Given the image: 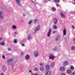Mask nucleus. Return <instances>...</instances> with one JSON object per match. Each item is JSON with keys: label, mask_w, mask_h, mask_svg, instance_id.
<instances>
[{"label": "nucleus", "mask_w": 75, "mask_h": 75, "mask_svg": "<svg viewBox=\"0 0 75 75\" xmlns=\"http://www.w3.org/2000/svg\"><path fill=\"white\" fill-rule=\"evenodd\" d=\"M34 55L35 57H37L38 56V55H39V53H38V52L37 51H35L34 53Z\"/></svg>", "instance_id": "1"}, {"label": "nucleus", "mask_w": 75, "mask_h": 75, "mask_svg": "<svg viewBox=\"0 0 75 75\" xmlns=\"http://www.w3.org/2000/svg\"><path fill=\"white\" fill-rule=\"evenodd\" d=\"M63 65L64 67H65V66L68 65V62L67 61L64 62H63Z\"/></svg>", "instance_id": "2"}, {"label": "nucleus", "mask_w": 75, "mask_h": 75, "mask_svg": "<svg viewBox=\"0 0 75 75\" xmlns=\"http://www.w3.org/2000/svg\"><path fill=\"white\" fill-rule=\"evenodd\" d=\"M51 28H50L49 32L48 33L47 36V37H50V35H51Z\"/></svg>", "instance_id": "3"}, {"label": "nucleus", "mask_w": 75, "mask_h": 75, "mask_svg": "<svg viewBox=\"0 0 75 75\" xmlns=\"http://www.w3.org/2000/svg\"><path fill=\"white\" fill-rule=\"evenodd\" d=\"M49 58L50 59H52V60H53L54 59V56L52 55H50L49 56Z\"/></svg>", "instance_id": "4"}, {"label": "nucleus", "mask_w": 75, "mask_h": 75, "mask_svg": "<svg viewBox=\"0 0 75 75\" xmlns=\"http://www.w3.org/2000/svg\"><path fill=\"white\" fill-rule=\"evenodd\" d=\"M40 25H38L37 26L35 29V31H37L40 30Z\"/></svg>", "instance_id": "5"}, {"label": "nucleus", "mask_w": 75, "mask_h": 75, "mask_svg": "<svg viewBox=\"0 0 75 75\" xmlns=\"http://www.w3.org/2000/svg\"><path fill=\"white\" fill-rule=\"evenodd\" d=\"M45 69L46 70H49L50 69V66L48 64H47L45 66Z\"/></svg>", "instance_id": "6"}, {"label": "nucleus", "mask_w": 75, "mask_h": 75, "mask_svg": "<svg viewBox=\"0 0 75 75\" xmlns=\"http://www.w3.org/2000/svg\"><path fill=\"white\" fill-rule=\"evenodd\" d=\"M67 73L69 75H70V74H71L72 73V71L69 69H68L67 71Z\"/></svg>", "instance_id": "7"}, {"label": "nucleus", "mask_w": 75, "mask_h": 75, "mask_svg": "<svg viewBox=\"0 0 75 75\" xmlns=\"http://www.w3.org/2000/svg\"><path fill=\"white\" fill-rule=\"evenodd\" d=\"M59 70L60 71L63 72L65 71V68L64 67H61L60 68Z\"/></svg>", "instance_id": "8"}, {"label": "nucleus", "mask_w": 75, "mask_h": 75, "mask_svg": "<svg viewBox=\"0 0 75 75\" xmlns=\"http://www.w3.org/2000/svg\"><path fill=\"white\" fill-rule=\"evenodd\" d=\"M52 73L51 71H50L45 73V75H51Z\"/></svg>", "instance_id": "9"}, {"label": "nucleus", "mask_w": 75, "mask_h": 75, "mask_svg": "<svg viewBox=\"0 0 75 75\" xmlns=\"http://www.w3.org/2000/svg\"><path fill=\"white\" fill-rule=\"evenodd\" d=\"M25 58L28 60V59H30V55H28V54H27L25 57Z\"/></svg>", "instance_id": "10"}, {"label": "nucleus", "mask_w": 75, "mask_h": 75, "mask_svg": "<svg viewBox=\"0 0 75 75\" xmlns=\"http://www.w3.org/2000/svg\"><path fill=\"white\" fill-rule=\"evenodd\" d=\"M57 21H58V20H57V19L56 18H54V24H56L57 23Z\"/></svg>", "instance_id": "11"}, {"label": "nucleus", "mask_w": 75, "mask_h": 75, "mask_svg": "<svg viewBox=\"0 0 75 75\" xmlns=\"http://www.w3.org/2000/svg\"><path fill=\"white\" fill-rule=\"evenodd\" d=\"M13 61V59H8L7 61V62H12Z\"/></svg>", "instance_id": "12"}, {"label": "nucleus", "mask_w": 75, "mask_h": 75, "mask_svg": "<svg viewBox=\"0 0 75 75\" xmlns=\"http://www.w3.org/2000/svg\"><path fill=\"white\" fill-rule=\"evenodd\" d=\"M55 64L54 62L52 63L50 65L51 67H52V68H53L54 67Z\"/></svg>", "instance_id": "13"}, {"label": "nucleus", "mask_w": 75, "mask_h": 75, "mask_svg": "<svg viewBox=\"0 0 75 75\" xmlns=\"http://www.w3.org/2000/svg\"><path fill=\"white\" fill-rule=\"evenodd\" d=\"M44 67H40V70L41 71V72H43L44 71Z\"/></svg>", "instance_id": "14"}, {"label": "nucleus", "mask_w": 75, "mask_h": 75, "mask_svg": "<svg viewBox=\"0 0 75 75\" xmlns=\"http://www.w3.org/2000/svg\"><path fill=\"white\" fill-rule=\"evenodd\" d=\"M63 33L64 35H65L67 34V31H66V30H65V29H64Z\"/></svg>", "instance_id": "15"}, {"label": "nucleus", "mask_w": 75, "mask_h": 75, "mask_svg": "<svg viewBox=\"0 0 75 75\" xmlns=\"http://www.w3.org/2000/svg\"><path fill=\"white\" fill-rule=\"evenodd\" d=\"M2 14V13L1 12V11H0V18L2 19H4V16H0V15H1Z\"/></svg>", "instance_id": "16"}, {"label": "nucleus", "mask_w": 75, "mask_h": 75, "mask_svg": "<svg viewBox=\"0 0 75 75\" xmlns=\"http://www.w3.org/2000/svg\"><path fill=\"white\" fill-rule=\"evenodd\" d=\"M31 37L30 36V35H28L27 40H31Z\"/></svg>", "instance_id": "17"}, {"label": "nucleus", "mask_w": 75, "mask_h": 75, "mask_svg": "<svg viewBox=\"0 0 75 75\" xmlns=\"http://www.w3.org/2000/svg\"><path fill=\"white\" fill-rule=\"evenodd\" d=\"M60 15L61 17L62 18H64L65 17V15H64V14L62 13H60Z\"/></svg>", "instance_id": "18"}, {"label": "nucleus", "mask_w": 75, "mask_h": 75, "mask_svg": "<svg viewBox=\"0 0 75 75\" xmlns=\"http://www.w3.org/2000/svg\"><path fill=\"white\" fill-rule=\"evenodd\" d=\"M59 36H56V38H55V40L56 41H57V40H59Z\"/></svg>", "instance_id": "19"}, {"label": "nucleus", "mask_w": 75, "mask_h": 75, "mask_svg": "<svg viewBox=\"0 0 75 75\" xmlns=\"http://www.w3.org/2000/svg\"><path fill=\"white\" fill-rule=\"evenodd\" d=\"M39 65L40 67H42V66L43 67V66H44V64H43V63H42V62L40 63Z\"/></svg>", "instance_id": "20"}, {"label": "nucleus", "mask_w": 75, "mask_h": 75, "mask_svg": "<svg viewBox=\"0 0 75 75\" xmlns=\"http://www.w3.org/2000/svg\"><path fill=\"white\" fill-rule=\"evenodd\" d=\"M12 28H13V29H14V30H15L17 28V27L16 26L13 25L12 26Z\"/></svg>", "instance_id": "21"}, {"label": "nucleus", "mask_w": 75, "mask_h": 75, "mask_svg": "<svg viewBox=\"0 0 75 75\" xmlns=\"http://www.w3.org/2000/svg\"><path fill=\"white\" fill-rule=\"evenodd\" d=\"M57 47L55 46V47L54 48L52 49V50L53 51H56L57 50Z\"/></svg>", "instance_id": "22"}, {"label": "nucleus", "mask_w": 75, "mask_h": 75, "mask_svg": "<svg viewBox=\"0 0 75 75\" xmlns=\"http://www.w3.org/2000/svg\"><path fill=\"white\" fill-rule=\"evenodd\" d=\"M52 11H55L56 10V9L54 7H53L52 8Z\"/></svg>", "instance_id": "23"}, {"label": "nucleus", "mask_w": 75, "mask_h": 75, "mask_svg": "<svg viewBox=\"0 0 75 75\" xmlns=\"http://www.w3.org/2000/svg\"><path fill=\"white\" fill-rule=\"evenodd\" d=\"M0 45H5V43L4 42H2L1 43V44H0Z\"/></svg>", "instance_id": "24"}, {"label": "nucleus", "mask_w": 75, "mask_h": 75, "mask_svg": "<svg viewBox=\"0 0 75 75\" xmlns=\"http://www.w3.org/2000/svg\"><path fill=\"white\" fill-rule=\"evenodd\" d=\"M54 1L55 3H59V1H60L59 0H54Z\"/></svg>", "instance_id": "25"}, {"label": "nucleus", "mask_w": 75, "mask_h": 75, "mask_svg": "<svg viewBox=\"0 0 75 75\" xmlns=\"http://www.w3.org/2000/svg\"><path fill=\"white\" fill-rule=\"evenodd\" d=\"M16 2L17 4H19L20 2V0H16Z\"/></svg>", "instance_id": "26"}, {"label": "nucleus", "mask_w": 75, "mask_h": 75, "mask_svg": "<svg viewBox=\"0 0 75 75\" xmlns=\"http://www.w3.org/2000/svg\"><path fill=\"white\" fill-rule=\"evenodd\" d=\"M70 69L71 70H74V67L73 66L71 67Z\"/></svg>", "instance_id": "27"}, {"label": "nucleus", "mask_w": 75, "mask_h": 75, "mask_svg": "<svg viewBox=\"0 0 75 75\" xmlns=\"http://www.w3.org/2000/svg\"><path fill=\"white\" fill-rule=\"evenodd\" d=\"M33 22V21L30 20V21L29 22V23H28L29 25H30V24H31V23Z\"/></svg>", "instance_id": "28"}, {"label": "nucleus", "mask_w": 75, "mask_h": 75, "mask_svg": "<svg viewBox=\"0 0 75 75\" xmlns=\"http://www.w3.org/2000/svg\"><path fill=\"white\" fill-rule=\"evenodd\" d=\"M71 50H75V46H72L71 47Z\"/></svg>", "instance_id": "29"}, {"label": "nucleus", "mask_w": 75, "mask_h": 75, "mask_svg": "<svg viewBox=\"0 0 75 75\" xmlns=\"http://www.w3.org/2000/svg\"><path fill=\"white\" fill-rule=\"evenodd\" d=\"M14 43H17V39H14Z\"/></svg>", "instance_id": "30"}, {"label": "nucleus", "mask_w": 75, "mask_h": 75, "mask_svg": "<svg viewBox=\"0 0 75 75\" xmlns=\"http://www.w3.org/2000/svg\"><path fill=\"white\" fill-rule=\"evenodd\" d=\"M57 26L54 25L53 27V28L54 29H57Z\"/></svg>", "instance_id": "31"}, {"label": "nucleus", "mask_w": 75, "mask_h": 75, "mask_svg": "<svg viewBox=\"0 0 75 75\" xmlns=\"http://www.w3.org/2000/svg\"><path fill=\"white\" fill-rule=\"evenodd\" d=\"M8 50L9 51H11V49L10 47H8Z\"/></svg>", "instance_id": "32"}, {"label": "nucleus", "mask_w": 75, "mask_h": 75, "mask_svg": "<svg viewBox=\"0 0 75 75\" xmlns=\"http://www.w3.org/2000/svg\"><path fill=\"white\" fill-rule=\"evenodd\" d=\"M34 69L35 71H38V68H35Z\"/></svg>", "instance_id": "33"}, {"label": "nucleus", "mask_w": 75, "mask_h": 75, "mask_svg": "<svg viewBox=\"0 0 75 75\" xmlns=\"http://www.w3.org/2000/svg\"><path fill=\"white\" fill-rule=\"evenodd\" d=\"M21 55H24V54L23 52H21Z\"/></svg>", "instance_id": "34"}, {"label": "nucleus", "mask_w": 75, "mask_h": 75, "mask_svg": "<svg viewBox=\"0 0 75 75\" xmlns=\"http://www.w3.org/2000/svg\"><path fill=\"white\" fill-rule=\"evenodd\" d=\"M37 19H36L34 20V23H37Z\"/></svg>", "instance_id": "35"}, {"label": "nucleus", "mask_w": 75, "mask_h": 75, "mask_svg": "<svg viewBox=\"0 0 75 75\" xmlns=\"http://www.w3.org/2000/svg\"><path fill=\"white\" fill-rule=\"evenodd\" d=\"M31 1L32 2V3H33V4H34V5H35V4H36L34 2H33V1L32 0H31Z\"/></svg>", "instance_id": "36"}, {"label": "nucleus", "mask_w": 75, "mask_h": 75, "mask_svg": "<svg viewBox=\"0 0 75 75\" xmlns=\"http://www.w3.org/2000/svg\"><path fill=\"white\" fill-rule=\"evenodd\" d=\"M56 5L57 7H59V4H56Z\"/></svg>", "instance_id": "37"}, {"label": "nucleus", "mask_w": 75, "mask_h": 75, "mask_svg": "<svg viewBox=\"0 0 75 75\" xmlns=\"http://www.w3.org/2000/svg\"><path fill=\"white\" fill-rule=\"evenodd\" d=\"M71 75H75V72H73Z\"/></svg>", "instance_id": "38"}, {"label": "nucleus", "mask_w": 75, "mask_h": 75, "mask_svg": "<svg viewBox=\"0 0 75 75\" xmlns=\"http://www.w3.org/2000/svg\"><path fill=\"white\" fill-rule=\"evenodd\" d=\"M21 45L22 47H25V45L24 44H21Z\"/></svg>", "instance_id": "39"}, {"label": "nucleus", "mask_w": 75, "mask_h": 75, "mask_svg": "<svg viewBox=\"0 0 75 75\" xmlns=\"http://www.w3.org/2000/svg\"><path fill=\"white\" fill-rule=\"evenodd\" d=\"M2 58L3 59H5V56H4V55H3L2 57Z\"/></svg>", "instance_id": "40"}, {"label": "nucleus", "mask_w": 75, "mask_h": 75, "mask_svg": "<svg viewBox=\"0 0 75 75\" xmlns=\"http://www.w3.org/2000/svg\"><path fill=\"white\" fill-rule=\"evenodd\" d=\"M18 4V6L19 7H21V4H20L19 3V4Z\"/></svg>", "instance_id": "41"}, {"label": "nucleus", "mask_w": 75, "mask_h": 75, "mask_svg": "<svg viewBox=\"0 0 75 75\" xmlns=\"http://www.w3.org/2000/svg\"><path fill=\"white\" fill-rule=\"evenodd\" d=\"M14 33L15 34H17L18 33L17 32H15Z\"/></svg>", "instance_id": "42"}, {"label": "nucleus", "mask_w": 75, "mask_h": 75, "mask_svg": "<svg viewBox=\"0 0 75 75\" xmlns=\"http://www.w3.org/2000/svg\"><path fill=\"white\" fill-rule=\"evenodd\" d=\"M3 40V38H1V37H0V40L1 41Z\"/></svg>", "instance_id": "43"}, {"label": "nucleus", "mask_w": 75, "mask_h": 75, "mask_svg": "<svg viewBox=\"0 0 75 75\" xmlns=\"http://www.w3.org/2000/svg\"><path fill=\"white\" fill-rule=\"evenodd\" d=\"M72 28L73 29H75V27H74V26H72Z\"/></svg>", "instance_id": "44"}, {"label": "nucleus", "mask_w": 75, "mask_h": 75, "mask_svg": "<svg viewBox=\"0 0 75 75\" xmlns=\"http://www.w3.org/2000/svg\"><path fill=\"white\" fill-rule=\"evenodd\" d=\"M61 75H65V74L64 73H62V74Z\"/></svg>", "instance_id": "45"}, {"label": "nucleus", "mask_w": 75, "mask_h": 75, "mask_svg": "<svg viewBox=\"0 0 75 75\" xmlns=\"http://www.w3.org/2000/svg\"><path fill=\"white\" fill-rule=\"evenodd\" d=\"M53 34H55V31H53Z\"/></svg>", "instance_id": "46"}, {"label": "nucleus", "mask_w": 75, "mask_h": 75, "mask_svg": "<svg viewBox=\"0 0 75 75\" xmlns=\"http://www.w3.org/2000/svg\"><path fill=\"white\" fill-rule=\"evenodd\" d=\"M1 75H4V73H1Z\"/></svg>", "instance_id": "47"}, {"label": "nucleus", "mask_w": 75, "mask_h": 75, "mask_svg": "<svg viewBox=\"0 0 75 75\" xmlns=\"http://www.w3.org/2000/svg\"><path fill=\"white\" fill-rule=\"evenodd\" d=\"M72 4H75V2H73Z\"/></svg>", "instance_id": "48"}, {"label": "nucleus", "mask_w": 75, "mask_h": 75, "mask_svg": "<svg viewBox=\"0 0 75 75\" xmlns=\"http://www.w3.org/2000/svg\"><path fill=\"white\" fill-rule=\"evenodd\" d=\"M25 14H23V17H25Z\"/></svg>", "instance_id": "49"}, {"label": "nucleus", "mask_w": 75, "mask_h": 75, "mask_svg": "<svg viewBox=\"0 0 75 75\" xmlns=\"http://www.w3.org/2000/svg\"><path fill=\"white\" fill-rule=\"evenodd\" d=\"M29 72L31 73V70H29Z\"/></svg>", "instance_id": "50"}, {"label": "nucleus", "mask_w": 75, "mask_h": 75, "mask_svg": "<svg viewBox=\"0 0 75 75\" xmlns=\"http://www.w3.org/2000/svg\"><path fill=\"white\" fill-rule=\"evenodd\" d=\"M35 75H38V74H35Z\"/></svg>", "instance_id": "51"}, {"label": "nucleus", "mask_w": 75, "mask_h": 75, "mask_svg": "<svg viewBox=\"0 0 75 75\" xmlns=\"http://www.w3.org/2000/svg\"><path fill=\"white\" fill-rule=\"evenodd\" d=\"M73 1H75V0H72Z\"/></svg>", "instance_id": "52"}, {"label": "nucleus", "mask_w": 75, "mask_h": 75, "mask_svg": "<svg viewBox=\"0 0 75 75\" xmlns=\"http://www.w3.org/2000/svg\"><path fill=\"white\" fill-rule=\"evenodd\" d=\"M47 1H50L51 0H47Z\"/></svg>", "instance_id": "53"}, {"label": "nucleus", "mask_w": 75, "mask_h": 75, "mask_svg": "<svg viewBox=\"0 0 75 75\" xmlns=\"http://www.w3.org/2000/svg\"><path fill=\"white\" fill-rule=\"evenodd\" d=\"M74 40H75V39H74Z\"/></svg>", "instance_id": "54"}]
</instances>
